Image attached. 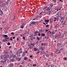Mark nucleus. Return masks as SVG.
Segmentation results:
<instances>
[{
  "label": "nucleus",
  "mask_w": 67,
  "mask_h": 67,
  "mask_svg": "<svg viewBox=\"0 0 67 67\" xmlns=\"http://www.w3.org/2000/svg\"><path fill=\"white\" fill-rule=\"evenodd\" d=\"M7 45H10V43L8 42L7 43Z\"/></svg>",
  "instance_id": "c756f323"
},
{
  "label": "nucleus",
  "mask_w": 67,
  "mask_h": 67,
  "mask_svg": "<svg viewBox=\"0 0 67 67\" xmlns=\"http://www.w3.org/2000/svg\"><path fill=\"white\" fill-rule=\"evenodd\" d=\"M47 32L48 33V34H51V33H52V32H51V31H49Z\"/></svg>",
  "instance_id": "412c9836"
},
{
  "label": "nucleus",
  "mask_w": 67,
  "mask_h": 67,
  "mask_svg": "<svg viewBox=\"0 0 67 67\" xmlns=\"http://www.w3.org/2000/svg\"><path fill=\"white\" fill-rule=\"evenodd\" d=\"M5 41H8V40L7 39H6V38H5Z\"/></svg>",
  "instance_id": "79ce46f5"
},
{
  "label": "nucleus",
  "mask_w": 67,
  "mask_h": 67,
  "mask_svg": "<svg viewBox=\"0 0 67 67\" xmlns=\"http://www.w3.org/2000/svg\"><path fill=\"white\" fill-rule=\"evenodd\" d=\"M0 44H2V42H0Z\"/></svg>",
  "instance_id": "864d4df0"
},
{
  "label": "nucleus",
  "mask_w": 67,
  "mask_h": 67,
  "mask_svg": "<svg viewBox=\"0 0 67 67\" xmlns=\"http://www.w3.org/2000/svg\"><path fill=\"white\" fill-rule=\"evenodd\" d=\"M52 19H52V18H51L49 20L51 21H52Z\"/></svg>",
  "instance_id": "4c0bfd02"
},
{
  "label": "nucleus",
  "mask_w": 67,
  "mask_h": 67,
  "mask_svg": "<svg viewBox=\"0 0 67 67\" xmlns=\"http://www.w3.org/2000/svg\"><path fill=\"white\" fill-rule=\"evenodd\" d=\"M37 48L35 47V48H34L33 49H34V51H37Z\"/></svg>",
  "instance_id": "dca6fc26"
},
{
  "label": "nucleus",
  "mask_w": 67,
  "mask_h": 67,
  "mask_svg": "<svg viewBox=\"0 0 67 67\" xmlns=\"http://www.w3.org/2000/svg\"><path fill=\"white\" fill-rule=\"evenodd\" d=\"M15 59H18V61H20V60H21V58H15Z\"/></svg>",
  "instance_id": "2eb2a0df"
},
{
  "label": "nucleus",
  "mask_w": 67,
  "mask_h": 67,
  "mask_svg": "<svg viewBox=\"0 0 67 67\" xmlns=\"http://www.w3.org/2000/svg\"><path fill=\"white\" fill-rule=\"evenodd\" d=\"M27 59V57H24V60H26V59Z\"/></svg>",
  "instance_id": "a211bd4d"
},
{
  "label": "nucleus",
  "mask_w": 67,
  "mask_h": 67,
  "mask_svg": "<svg viewBox=\"0 0 67 67\" xmlns=\"http://www.w3.org/2000/svg\"><path fill=\"white\" fill-rule=\"evenodd\" d=\"M42 51H43V50H44V49H43V48H42Z\"/></svg>",
  "instance_id": "0e129e2a"
},
{
  "label": "nucleus",
  "mask_w": 67,
  "mask_h": 67,
  "mask_svg": "<svg viewBox=\"0 0 67 67\" xmlns=\"http://www.w3.org/2000/svg\"><path fill=\"white\" fill-rule=\"evenodd\" d=\"M56 15L57 16H59V14L58 13H57L56 14Z\"/></svg>",
  "instance_id": "bb28decb"
},
{
  "label": "nucleus",
  "mask_w": 67,
  "mask_h": 67,
  "mask_svg": "<svg viewBox=\"0 0 67 67\" xmlns=\"http://www.w3.org/2000/svg\"><path fill=\"white\" fill-rule=\"evenodd\" d=\"M49 67H53V66H52V65H51Z\"/></svg>",
  "instance_id": "13d9d810"
},
{
  "label": "nucleus",
  "mask_w": 67,
  "mask_h": 67,
  "mask_svg": "<svg viewBox=\"0 0 67 67\" xmlns=\"http://www.w3.org/2000/svg\"><path fill=\"white\" fill-rule=\"evenodd\" d=\"M41 35L42 36H45V35L44 34H42Z\"/></svg>",
  "instance_id": "aec40b11"
},
{
  "label": "nucleus",
  "mask_w": 67,
  "mask_h": 67,
  "mask_svg": "<svg viewBox=\"0 0 67 67\" xmlns=\"http://www.w3.org/2000/svg\"><path fill=\"white\" fill-rule=\"evenodd\" d=\"M54 29H56V30H57V27L56 26H55L54 27Z\"/></svg>",
  "instance_id": "2f4dec72"
},
{
  "label": "nucleus",
  "mask_w": 67,
  "mask_h": 67,
  "mask_svg": "<svg viewBox=\"0 0 67 67\" xmlns=\"http://www.w3.org/2000/svg\"><path fill=\"white\" fill-rule=\"evenodd\" d=\"M45 12H42L39 14V15H45Z\"/></svg>",
  "instance_id": "20e7f679"
},
{
  "label": "nucleus",
  "mask_w": 67,
  "mask_h": 67,
  "mask_svg": "<svg viewBox=\"0 0 67 67\" xmlns=\"http://www.w3.org/2000/svg\"><path fill=\"white\" fill-rule=\"evenodd\" d=\"M5 3H4L3 4H2L1 5V7H2V8H5Z\"/></svg>",
  "instance_id": "39448f33"
},
{
  "label": "nucleus",
  "mask_w": 67,
  "mask_h": 67,
  "mask_svg": "<svg viewBox=\"0 0 67 67\" xmlns=\"http://www.w3.org/2000/svg\"><path fill=\"white\" fill-rule=\"evenodd\" d=\"M56 21H58V20H59V19L58 18H56Z\"/></svg>",
  "instance_id": "7c9ffc66"
},
{
  "label": "nucleus",
  "mask_w": 67,
  "mask_h": 67,
  "mask_svg": "<svg viewBox=\"0 0 67 67\" xmlns=\"http://www.w3.org/2000/svg\"><path fill=\"white\" fill-rule=\"evenodd\" d=\"M25 55V52H24L23 53V55H22V56H24Z\"/></svg>",
  "instance_id": "6ab92c4d"
},
{
  "label": "nucleus",
  "mask_w": 67,
  "mask_h": 67,
  "mask_svg": "<svg viewBox=\"0 0 67 67\" xmlns=\"http://www.w3.org/2000/svg\"><path fill=\"white\" fill-rule=\"evenodd\" d=\"M49 30H45V31H46V32H47L48 31H49Z\"/></svg>",
  "instance_id": "8fccbe9b"
},
{
  "label": "nucleus",
  "mask_w": 67,
  "mask_h": 67,
  "mask_svg": "<svg viewBox=\"0 0 67 67\" xmlns=\"http://www.w3.org/2000/svg\"><path fill=\"white\" fill-rule=\"evenodd\" d=\"M37 31L36 32H35L34 33L35 34H36V33H37Z\"/></svg>",
  "instance_id": "4d7b16f0"
},
{
  "label": "nucleus",
  "mask_w": 67,
  "mask_h": 67,
  "mask_svg": "<svg viewBox=\"0 0 67 67\" xmlns=\"http://www.w3.org/2000/svg\"><path fill=\"white\" fill-rule=\"evenodd\" d=\"M2 23H3V24H4L5 23V22L3 21Z\"/></svg>",
  "instance_id": "a18cd8bd"
},
{
  "label": "nucleus",
  "mask_w": 67,
  "mask_h": 67,
  "mask_svg": "<svg viewBox=\"0 0 67 67\" xmlns=\"http://www.w3.org/2000/svg\"><path fill=\"white\" fill-rule=\"evenodd\" d=\"M67 59V58H64V60H67V59Z\"/></svg>",
  "instance_id": "a19ab883"
},
{
  "label": "nucleus",
  "mask_w": 67,
  "mask_h": 67,
  "mask_svg": "<svg viewBox=\"0 0 67 67\" xmlns=\"http://www.w3.org/2000/svg\"><path fill=\"white\" fill-rule=\"evenodd\" d=\"M15 38V37H13V39H14V38Z\"/></svg>",
  "instance_id": "603ef678"
},
{
  "label": "nucleus",
  "mask_w": 67,
  "mask_h": 67,
  "mask_svg": "<svg viewBox=\"0 0 67 67\" xmlns=\"http://www.w3.org/2000/svg\"><path fill=\"white\" fill-rule=\"evenodd\" d=\"M32 37V35H30L29 37Z\"/></svg>",
  "instance_id": "bf43d9fd"
},
{
  "label": "nucleus",
  "mask_w": 67,
  "mask_h": 67,
  "mask_svg": "<svg viewBox=\"0 0 67 67\" xmlns=\"http://www.w3.org/2000/svg\"><path fill=\"white\" fill-rule=\"evenodd\" d=\"M58 46H60V43L59 44H57Z\"/></svg>",
  "instance_id": "a878e982"
},
{
  "label": "nucleus",
  "mask_w": 67,
  "mask_h": 67,
  "mask_svg": "<svg viewBox=\"0 0 67 67\" xmlns=\"http://www.w3.org/2000/svg\"><path fill=\"white\" fill-rule=\"evenodd\" d=\"M60 19L61 20H64V18L62 16H61L60 17Z\"/></svg>",
  "instance_id": "9b49d317"
},
{
  "label": "nucleus",
  "mask_w": 67,
  "mask_h": 67,
  "mask_svg": "<svg viewBox=\"0 0 67 67\" xmlns=\"http://www.w3.org/2000/svg\"><path fill=\"white\" fill-rule=\"evenodd\" d=\"M32 55H31L30 56V57H32Z\"/></svg>",
  "instance_id": "69168bd1"
},
{
  "label": "nucleus",
  "mask_w": 67,
  "mask_h": 67,
  "mask_svg": "<svg viewBox=\"0 0 67 67\" xmlns=\"http://www.w3.org/2000/svg\"><path fill=\"white\" fill-rule=\"evenodd\" d=\"M58 37V36H56L55 37V38H56V37Z\"/></svg>",
  "instance_id": "338daca9"
},
{
  "label": "nucleus",
  "mask_w": 67,
  "mask_h": 67,
  "mask_svg": "<svg viewBox=\"0 0 67 67\" xmlns=\"http://www.w3.org/2000/svg\"><path fill=\"white\" fill-rule=\"evenodd\" d=\"M46 9H47V7H45L43 8V10L44 11H46Z\"/></svg>",
  "instance_id": "9d476101"
},
{
  "label": "nucleus",
  "mask_w": 67,
  "mask_h": 67,
  "mask_svg": "<svg viewBox=\"0 0 67 67\" xmlns=\"http://www.w3.org/2000/svg\"><path fill=\"white\" fill-rule=\"evenodd\" d=\"M17 41H19V38H17L16 39Z\"/></svg>",
  "instance_id": "680f3d73"
},
{
  "label": "nucleus",
  "mask_w": 67,
  "mask_h": 67,
  "mask_svg": "<svg viewBox=\"0 0 67 67\" xmlns=\"http://www.w3.org/2000/svg\"><path fill=\"white\" fill-rule=\"evenodd\" d=\"M11 34H13V35L14 34V33H13V32H11Z\"/></svg>",
  "instance_id": "c03bdc74"
},
{
  "label": "nucleus",
  "mask_w": 67,
  "mask_h": 67,
  "mask_svg": "<svg viewBox=\"0 0 67 67\" xmlns=\"http://www.w3.org/2000/svg\"><path fill=\"white\" fill-rule=\"evenodd\" d=\"M19 35H20V36H21V37H22V34H20Z\"/></svg>",
  "instance_id": "09e8293b"
},
{
  "label": "nucleus",
  "mask_w": 67,
  "mask_h": 67,
  "mask_svg": "<svg viewBox=\"0 0 67 67\" xmlns=\"http://www.w3.org/2000/svg\"><path fill=\"white\" fill-rule=\"evenodd\" d=\"M10 41H12V37H11L10 38Z\"/></svg>",
  "instance_id": "72a5a7b5"
},
{
  "label": "nucleus",
  "mask_w": 67,
  "mask_h": 67,
  "mask_svg": "<svg viewBox=\"0 0 67 67\" xmlns=\"http://www.w3.org/2000/svg\"><path fill=\"white\" fill-rule=\"evenodd\" d=\"M50 14V12H48V13H47V14Z\"/></svg>",
  "instance_id": "f704fd0d"
},
{
  "label": "nucleus",
  "mask_w": 67,
  "mask_h": 67,
  "mask_svg": "<svg viewBox=\"0 0 67 67\" xmlns=\"http://www.w3.org/2000/svg\"><path fill=\"white\" fill-rule=\"evenodd\" d=\"M23 67V66L21 65H20V67Z\"/></svg>",
  "instance_id": "e2e57ef3"
},
{
  "label": "nucleus",
  "mask_w": 67,
  "mask_h": 67,
  "mask_svg": "<svg viewBox=\"0 0 67 67\" xmlns=\"http://www.w3.org/2000/svg\"><path fill=\"white\" fill-rule=\"evenodd\" d=\"M21 64H22V65H23V64H24V62H23L22 63H21Z\"/></svg>",
  "instance_id": "37998d69"
},
{
  "label": "nucleus",
  "mask_w": 67,
  "mask_h": 67,
  "mask_svg": "<svg viewBox=\"0 0 67 67\" xmlns=\"http://www.w3.org/2000/svg\"><path fill=\"white\" fill-rule=\"evenodd\" d=\"M8 35H5L4 36V37L5 38H7V37H8Z\"/></svg>",
  "instance_id": "ddd939ff"
},
{
  "label": "nucleus",
  "mask_w": 67,
  "mask_h": 67,
  "mask_svg": "<svg viewBox=\"0 0 67 67\" xmlns=\"http://www.w3.org/2000/svg\"><path fill=\"white\" fill-rule=\"evenodd\" d=\"M15 19V16H14L13 19V20H14Z\"/></svg>",
  "instance_id": "473e14b6"
},
{
  "label": "nucleus",
  "mask_w": 67,
  "mask_h": 67,
  "mask_svg": "<svg viewBox=\"0 0 67 67\" xmlns=\"http://www.w3.org/2000/svg\"><path fill=\"white\" fill-rule=\"evenodd\" d=\"M38 36H40V35H41V33H39L38 34Z\"/></svg>",
  "instance_id": "ea45409f"
},
{
  "label": "nucleus",
  "mask_w": 67,
  "mask_h": 67,
  "mask_svg": "<svg viewBox=\"0 0 67 67\" xmlns=\"http://www.w3.org/2000/svg\"><path fill=\"white\" fill-rule=\"evenodd\" d=\"M29 62H31V59H29Z\"/></svg>",
  "instance_id": "58836bf2"
},
{
  "label": "nucleus",
  "mask_w": 67,
  "mask_h": 67,
  "mask_svg": "<svg viewBox=\"0 0 67 67\" xmlns=\"http://www.w3.org/2000/svg\"><path fill=\"white\" fill-rule=\"evenodd\" d=\"M4 58H9V55L7 54L6 55H4Z\"/></svg>",
  "instance_id": "7ed1b4c3"
},
{
  "label": "nucleus",
  "mask_w": 67,
  "mask_h": 67,
  "mask_svg": "<svg viewBox=\"0 0 67 67\" xmlns=\"http://www.w3.org/2000/svg\"><path fill=\"white\" fill-rule=\"evenodd\" d=\"M44 45V43H41V46H43Z\"/></svg>",
  "instance_id": "e433bc0d"
},
{
  "label": "nucleus",
  "mask_w": 67,
  "mask_h": 67,
  "mask_svg": "<svg viewBox=\"0 0 67 67\" xmlns=\"http://www.w3.org/2000/svg\"><path fill=\"white\" fill-rule=\"evenodd\" d=\"M20 28L21 29H24V25H22L20 26Z\"/></svg>",
  "instance_id": "0eeeda50"
},
{
  "label": "nucleus",
  "mask_w": 67,
  "mask_h": 67,
  "mask_svg": "<svg viewBox=\"0 0 67 67\" xmlns=\"http://www.w3.org/2000/svg\"><path fill=\"white\" fill-rule=\"evenodd\" d=\"M49 20L48 19L44 21V22H46L47 23H48V22H49Z\"/></svg>",
  "instance_id": "1a4fd4ad"
},
{
  "label": "nucleus",
  "mask_w": 67,
  "mask_h": 67,
  "mask_svg": "<svg viewBox=\"0 0 67 67\" xmlns=\"http://www.w3.org/2000/svg\"><path fill=\"white\" fill-rule=\"evenodd\" d=\"M16 54H15V55H14L13 57V58H16Z\"/></svg>",
  "instance_id": "4468645a"
},
{
  "label": "nucleus",
  "mask_w": 67,
  "mask_h": 67,
  "mask_svg": "<svg viewBox=\"0 0 67 67\" xmlns=\"http://www.w3.org/2000/svg\"><path fill=\"white\" fill-rule=\"evenodd\" d=\"M52 22H53V21L52 20L50 21V24H52Z\"/></svg>",
  "instance_id": "cd10ccee"
},
{
  "label": "nucleus",
  "mask_w": 67,
  "mask_h": 67,
  "mask_svg": "<svg viewBox=\"0 0 67 67\" xmlns=\"http://www.w3.org/2000/svg\"><path fill=\"white\" fill-rule=\"evenodd\" d=\"M23 40H25V37H23Z\"/></svg>",
  "instance_id": "c85d7f7f"
},
{
  "label": "nucleus",
  "mask_w": 67,
  "mask_h": 67,
  "mask_svg": "<svg viewBox=\"0 0 67 67\" xmlns=\"http://www.w3.org/2000/svg\"><path fill=\"white\" fill-rule=\"evenodd\" d=\"M2 42H5V39H3L2 40Z\"/></svg>",
  "instance_id": "4be33fe9"
},
{
  "label": "nucleus",
  "mask_w": 67,
  "mask_h": 67,
  "mask_svg": "<svg viewBox=\"0 0 67 67\" xmlns=\"http://www.w3.org/2000/svg\"><path fill=\"white\" fill-rule=\"evenodd\" d=\"M10 59L11 60V61L12 62H15V59H12V58H10Z\"/></svg>",
  "instance_id": "423d86ee"
},
{
  "label": "nucleus",
  "mask_w": 67,
  "mask_h": 67,
  "mask_svg": "<svg viewBox=\"0 0 67 67\" xmlns=\"http://www.w3.org/2000/svg\"><path fill=\"white\" fill-rule=\"evenodd\" d=\"M6 60H5V61H3L2 62V63H4V62H6Z\"/></svg>",
  "instance_id": "393cba45"
},
{
  "label": "nucleus",
  "mask_w": 67,
  "mask_h": 67,
  "mask_svg": "<svg viewBox=\"0 0 67 67\" xmlns=\"http://www.w3.org/2000/svg\"><path fill=\"white\" fill-rule=\"evenodd\" d=\"M57 5V3H55V4H53V5Z\"/></svg>",
  "instance_id": "052dcab7"
},
{
  "label": "nucleus",
  "mask_w": 67,
  "mask_h": 67,
  "mask_svg": "<svg viewBox=\"0 0 67 67\" xmlns=\"http://www.w3.org/2000/svg\"><path fill=\"white\" fill-rule=\"evenodd\" d=\"M1 13H2V14H3V12L2 11H1Z\"/></svg>",
  "instance_id": "49530a36"
},
{
  "label": "nucleus",
  "mask_w": 67,
  "mask_h": 67,
  "mask_svg": "<svg viewBox=\"0 0 67 67\" xmlns=\"http://www.w3.org/2000/svg\"><path fill=\"white\" fill-rule=\"evenodd\" d=\"M56 27H58V25H57V26H56Z\"/></svg>",
  "instance_id": "6e6d98bb"
},
{
  "label": "nucleus",
  "mask_w": 67,
  "mask_h": 67,
  "mask_svg": "<svg viewBox=\"0 0 67 67\" xmlns=\"http://www.w3.org/2000/svg\"><path fill=\"white\" fill-rule=\"evenodd\" d=\"M46 10H49V9L48 8H47Z\"/></svg>",
  "instance_id": "de8ad7c7"
},
{
  "label": "nucleus",
  "mask_w": 67,
  "mask_h": 67,
  "mask_svg": "<svg viewBox=\"0 0 67 67\" xmlns=\"http://www.w3.org/2000/svg\"><path fill=\"white\" fill-rule=\"evenodd\" d=\"M63 25H66V22L65 21H64L63 23Z\"/></svg>",
  "instance_id": "f8f14e48"
},
{
  "label": "nucleus",
  "mask_w": 67,
  "mask_h": 67,
  "mask_svg": "<svg viewBox=\"0 0 67 67\" xmlns=\"http://www.w3.org/2000/svg\"><path fill=\"white\" fill-rule=\"evenodd\" d=\"M32 23H31V24H32V25H33V24H35V25H36V24H37V22H35L34 21H32Z\"/></svg>",
  "instance_id": "f03ea898"
},
{
  "label": "nucleus",
  "mask_w": 67,
  "mask_h": 67,
  "mask_svg": "<svg viewBox=\"0 0 67 67\" xmlns=\"http://www.w3.org/2000/svg\"><path fill=\"white\" fill-rule=\"evenodd\" d=\"M49 5H50V6H51V8H52V7L53 6V5H51V4H50Z\"/></svg>",
  "instance_id": "b1692460"
},
{
  "label": "nucleus",
  "mask_w": 67,
  "mask_h": 67,
  "mask_svg": "<svg viewBox=\"0 0 67 67\" xmlns=\"http://www.w3.org/2000/svg\"><path fill=\"white\" fill-rule=\"evenodd\" d=\"M14 65V64L13 63H10L9 64L8 67H12L13 66V65Z\"/></svg>",
  "instance_id": "f257e3e1"
},
{
  "label": "nucleus",
  "mask_w": 67,
  "mask_h": 67,
  "mask_svg": "<svg viewBox=\"0 0 67 67\" xmlns=\"http://www.w3.org/2000/svg\"><path fill=\"white\" fill-rule=\"evenodd\" d=\"M45 30L44 29L43 30H42V29H41L40 31L41 32H43V31H44Z\"/></svg>",
  "instance_id": "5701e85b"
},
{
  "label": "nucleus",
  "mask_w": 67,
  "mask_h": 67,
  "mask_svg": "<svg viewBox=\"0 0 67 67\" xmlns=\"http://www.w3.org/2000/svg\"><path fill=\"white\" fill-rule=\"evenodd\" d=\"M48 26H49V25H47L46 26V27H48Z\"/></svg>",
  "instance_id": "c9c22d12"
},
{
  "label": "nucleus",
  "mask_w": 67,
  "mask_h": 67,
  "mask_svg": "<svg viewBox=\"0 0 67 67\" xmlns=\"http://www.w3.org/2000/svg\"><path fill=\"white\" fill-rule=\"evenodd\" d=\"M9 37H8V38H6V39H7L8 40V39H9Z\"/></svg>",
  "instance_id": "5fc2aeb1"
},
{
  "label": "nucleus",
  "mask_w": 67,
  "mask_h": 67,
  "mask_svg": "<svg viewBox=\"0 0 67 67\" xmlns=\"http://www.w3.org/2000/svg\"><path fill=\"white\" fill-rule=\"evenodd\" d=\"M57 51H56V53H57V52L58 53V54H59L60 53V51L59 50L58 51V50H56Z\"/></svg>",
  "instance_id": "6e6552de"
},
{
  "label": "nucleus",
  "mask_w": 67,
  "mask_h": 67,
  "mask_svg": "<svg viewBox=\"0 0 67 67\" xmlns=\"http://www.w3.org/2000/svg\"><path fill=\"white\" fill-rule=\"evenodd\" d=\"M31 48V46H29V48Z\"/></svg>",
  "instance_id": "774afa93"
},
{
  "label": "nucleus",
  "mask_w": 67,
  "mask_h": 67,
  "mask_svg": "<svg viewBox=\"0 0 67 67\" xmlns=\"http://www.w3.org/2000/svg\"><path fill=\"white\" fill-rule=\"evenodd\" d=\"M37 39L38 41H40V37H37Z\"/></svg>",
  "instance_id": "f3484780"
},
{
  "label": "nucleus",
  "mask_w": 67,
  "mask_h": 67,
  "mask_svg": "<svg viewBox=\"0 0 67 67\" xmlns=\"http://www.w3.org/2000/svg\"><path fill=\"white\" fill-rule=\"evenodd\" d=\"M62 37L63 38H64V35H62Z\"/></svg>",
  "instance_id": "3c124183"
}]
</instances>
